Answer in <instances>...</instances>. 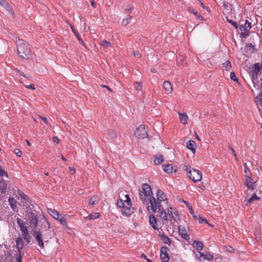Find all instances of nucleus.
<instances>
[{
    "label": "nucleus",
    "instance_id": "obj_1",
    "mask_svg": "<svg viewBox=\"0 0 262 262\" xmlns=\"http://www.w3.org/2000/svg\"><path fill=\"white\" fill-rule=\"evenodd\" d=\"M16 43L18 56L22 59H29L31 55L29 45L24 40L20 39H18Z\"/></svg>",
    "mask_w": 262,
    "mask_h": 262
},
{
    "label": "nucleus",
    "instance_id": "obj_2",
    "mask_svg": "<svg viewBox=\"0 0 262 262\" xmlns=\"http://www.w3.org/2000/svg\"><path fill=\"white\" fill-rule=\"evenodd\" d=\"M141 189L139 190V199L145 205L149 204V196H151L152 191L150 185L147 183L142 184Z\"/></svg>",
    "mask_w": 262,
    "mask_h": 262
},
{
    "label": "nucleus",
    "instance_id": "obj_3",
    "mask_svg": "<svg viewBox=\"0 0 262 262\" xmlns=\"http://www.w3.org/2000/svg\"><path fill=\"white\" fill-rule=\"evenodd\" d=\"M261 58H262V53H261ZM249 69L251 80L252 82H254V81L257 79V76L262 69V61L261 63L259 62L255 63L254 64L249 67Z\"/></svg>",
    "mask_w": 262,
    "mask_h": 262
},
{
    "label": "nucleus",
    "instance_id": "obj_4",
    "mask_svg": "<svg viewBox=\"0 0 262 262\" xmlns=\"http://www.w3.org/2000/svg\"><path fill=\"white\" fill-rule=\"evenodd\" d=\"M162 201H166L167 203L168 202V199L167 198H165V200H162L159 198H157V201L156 199L154 196H150L149 199V203L150 204L151 210L154 212H156L157 209L158 210H163V206L161 205V202Z\"/></svg>",
    "mask_w": 262,
    "mask_h": 262
},
{
    "label": "nucleus",
    "instance_id": "obj_5",
    "mask_svg": "<svg viewBox=\"0 0 262 262\" xmlns=\"http://www.w3.org/2000/svg\"><path fill=\"white\" fill-rule=\"evenodd\" d=\"M185 170L187 172V176L194 182H198L202 179V174L199 170L194 168L189 169L185 166Z\"/></svg>",
    "mask_w": 262,
    "mask_h": 262
},
{
    "label": "nucleus",
    "instance_id": "obj_6",
    "mask_svg": "<svg viewBox=\"0 0 262 262\" xmlns=\"http://www.w3.org/2000/svg\"><path fill=\"white\" fill-rule=\"evenodd\" d=\"M26 215L30 221V226L35 229L38 225V217L36 214L33 212L32 211H27L26 212Z\"/></svg>",
    "mask_w": 262,
    "mask_h": 262
},
{
    "label": "nucleus",
    "instance_id": "obj_7",
    "mask_svg": "<svg viewBox=\"0 0 262 262\" xmlns=\"http://www.w3.org/2000/svg\"><path fill=\"white\" fill-rule=\"evenodd\" d=\"M49 213L54 219L58 220L60 223L66 227L67 226V222L63 216L59 214V212L57 210L52 209H48Z\"/></svg>",
    "mask_w": 262,
    "mask_h": 262
},
{
    "label": "nucleus",
    "instance_id": "obj_8",
    "mask_svg": "<svg viewBox=\"0 0 262 262\" xmlns=\"http://www.w3.org/2000/svg\"><path fill=\"white\" fill-rule=\"evenodd\" d=\"M33 236L35 237V240L37 242L38 246L41 249L45 247L44 243L43 241V237L41 232L40 229L33 231L32 233Z\"/></svg>",
    "mask_w": 262,
    "mask_h": 262
},
{
    "label": "nucleus",
    "instance_id": "obj_9",
    "mask_svg": "<svg viewBox=\"0 0 262 262\" xmlns=\"http://www.w3.org/2000/svg\"><path fill=\"white\" fill-rule=\"evenodd\" d=\"M135 136L138 138L144 139L147 136V133L143 125H140L137 128L134 133Z\"/></svg>",
    "mask_w": 262,
    "mask_h": 262
},
{
    "label": "nucleus",
    "instance_id": "obj_10",
    "mask_svg": "<svg viewBox=\"0 0 262 262\" xmlns=\"http://www.w3.org/2000/svg\"><path fill=\"white\" fill-rule=\"evenodd\" d=\"M169 249L166 246H162L160 250V258L163 262H167L169 260L168 252Z\"/></svg>",
    "mask_w": 262,
    "mask_h": 262
},
{
    "label": "nucleus",
    "instance_id": "obj_11",
    "mask_svg": "<svg viewBox=\"0 0 262 262\" xmlns=\"http://www.w3.org/2000/svg\"><path fill=\"white\" fill-rule=\"evenodd\" d=\"M17 223L20 228V231L22 232L23 236L26 235V234H28V233H29L28 229V227H27L25 225V223H24L23 220L19 219V218H17Z\"/></svg>",
    "mask_w": 262,
    "mask_h": 262
},
{
    "label": "nucleus",
    "instance_id": "obj_12",
    "mask_svg": "<svg viewBox=\"0 0 262 262\" xmlns=\"http://www.w3.org/2000/svg\"><path fill=\"white\" fill-rule=\"evenodd\" d=\"M178 231L182 238L186 241H189L190 239L189 235L187 234V231L183 226H179Z\"/></svg>",
    "mask_w": 262,
    "mask_h": 262
},
{
    "label": "nucleus",
    "instance_id": "obj_13",
    "mask_svg": "<svg viewBox=\"0 0 262 262\" xmlns=\"http://www.w3.org/2000/svg\"><path fill=\"white\" fill-rule=\"evenodd\" d=\"M149 222L150 225L154 229L156 230H158L159 229L157 224V221L155 215L152 214L149 216Z\"/></svg>",
    "mask_w": 262,
    "mask_h": 262
},
{
    "label": "nucleus",
    "instance_id": "obj_14",
    "mask_svg": "<svg viewBox=\"0 0 262 262\" xmlns=\"http://www.w3.org/2000/svg\"><path fill=\"white\" fill-rule=\"evenodd\" d=\"M132 206H126L123 207L121 209L122 213L127 216H130L134 213V208L131 207Z\"/></svg>",
    "mask_w": 262,
    "mask_h": 262
},
{
    "label": "nucleus",
    "instance_id": "obj_15",
    "mask_svg": "<svg viewBox=\"0 0 262 262\" xmlns=\"http://www.w3.org/2000/svg\"><path fill=\"white\" fill-rule=\"evenodd\" d=\"M0 5L4 7L11 15H14V13L12 10V7L6 0H0Z\"/></svg>",
    "mask_w": 262,
    "mask_h": 262
},
{
    "label": "nucleus",
    "instance_id": "obj_16",
    "mask_svg": "<svg viewBox=\"0 0 262 262\" xmlns=\"http://www.w3.org/2000/svg\"><path fill=\"white\" fill-rule=\"evenodd\" d=\"M163 170L167 173H172L173 172H176L177 169L174 168L171 164L163 165L162 166Z\"/></svg>",
    "mask_w": 262,
    "mask_h": 262
},
{
    "label": "nucleus",
    "instance_id": "obj_17",
    "mask_svg": "<svg viewBox=\"0 0 262 262\" xmlns=\"http://www.w3.org/2000/svg\"><path fill=\"white\" fill-rule=\"evenodd\" d=\"M18 194L21 197V201L22 203L24 204V206H26L28 201L30 200L29 198L27 196V195L24 193L22 191L19 190H18Z\"/></svg>",
    "mask_w": 262,
    "mask_h": 262
},
{
    "label": "nucleus",
    "instance_id": "obj_18",
    "mask_svg": "<svg viewBox=\"0 0 262 262\" xmlns=\"http://www.w3.org/2000/svg\"><path fill=\"white\" fill-rule=\"evenodd\" d=\"M16 248L18 250V253H21V250L24 248V242L22 238L19 237L16 239Z\"/></svg>",
    "mask_w": 262,
    "mask_h": 262
},
{
    "label": "nucleus",
    "instance_id": "obj_19",
    "mask_svg": "<svg viewBox=\"0 0 262 262\" xmlns=\"http://www.w3.org/2000/svg\"><path fill=\"white\" fill-rule=\"evenodd\" d=\"M158 236L160 238L161 240L162 241L164 244L170 245L171 240L166 235L164 234H159Z\"/></svg>",
    "mask_w": 262,
    "mask_h": 262
},
{
    "label": "nucleus",
    "instance_id": "obj_20",
    "mask_svg": "<svg viewBox=\"0 0 262 262\" xmlns=\"http://www.w3.org/2000/svg\"><path fill=\"white\" fill-rule=\"evenodd\" d=\"M163 88L166 93L169 94L172 92V88L169 81H165L163 83Z\"/></svg>",
    "mask_w": 262,
    "mask_h": 262
},
{
    "label": "nucleus",
    "instance_id": "obj_21",
    "mask_svg": "<svg viewBox=\"0 0 262 262\" xmlns=\"http://www.w3.org/2000/svg\"><path fill=\"white\" fill-rule=\"evenodd\" d=\"M192 246L198 251L202 250L204 247V245L202 242L196 240L193 241Z\"/></svg>",
    "mask_w": 262,
    "mask_h": 262
},
{
    "label": "nucleus",
    "instance_id": "obj_22",
    "mask_svg": "<svg viewBox=\"0 0 262 262\" xmlns=\"http://www.w3.org/2000/svg\"><path fill=\"white\" fill-rule=\"evenodd\" d=\"M158 211L159 212V217L161 219L162 221L164 222L163 224H165V222L167 223V216L166 215L165 211H164V208H163V210H161V209L158 210Z\"/></svg>",
    "mask_w": 262,
    "mask_h": 262
},
{
    "label": "nucleus",
    "instance_id": "obj_23",
    "mask_svg": "<svg viewBox=\"0 0 262 262\" xmlns=\"http://www.w3.org/2000/svg\"><path fill=\"white\" fill-rule=\"evenodd\" d=\"M187 147L190 150H191L193 152V153H194L196 148V144L195 142L193 140H189L187 143Z\"/></svg>",
    "mask_w": 262,
    "mask_h": 262
},
{
    "label": "nucleus",
    "instance_id": "obj_24",
    "mask_svg": "<svg viewBox=\"0 0 262 262\" xmlns=\"http://www.w3.org/2000/svg\"><path fill=\"white\" fill-rule=\"evenodd\" d=\"M251 28V24L250 23L248 20H246L245 21V23L244 24V26L241 25L240 26V30L241 31H249L250 29Z\"/></svg>",
    "mask_w": 262,
    "mask_h": 262
},
{
    "label": "nucleus",
    "instance_id": "obj_25",
    "mask_svg": "<svg viewBox=\"0 0 262 262\" xmlns=\"http://www.w3.org/2000/svg\"><path fill=\"white\" fill-rule=\"evenodd\" d=\"M70 26H71V28L72 31L73 32V33H74L75 35L77 38V39L79 40V41L80 42V43L82 46H85V44H84L83 41L82 40V39L81 38L80 36L79 33L75 29L74 27L71 24H70Z\"/></svg>",
    "mask_w": 262,
    "mask_h": 262
},
{
    "label": "nucleus",
    "instance_id": "obj_26",
    "mask_svg": "<svg viewBox=\"0 0 262 262\" xmlns=\"http://www.w3.org/2000/svg\"><path fill=\"white\" fill-rule=\"evenodd\" d=\"M180 120L181 123L186 124L188 121V116L185 113H179Z\"/></svg>",
    "mask_w": 262,
    "mask_h": 262
},
{
    "label": "nucleus",
    "instance_id": "obj_27",
    "mask_svg": "<svg viewBox=\"0 0 262 262\" xmlns=\"http://www.w3.org/2000/svg\"><path fill=\"white\" fill-rule=\"evenodd\" d=\"M8 202L9 203V205L11 206V208L15 210V209L17 208L16 207V203L17 201L13 197H10L8 199Z\"/></svg>",
    "mask_w": 262,
    "mask_h": 262
},
{
    "label": "nucleus",
    "instance_id": "obj_28",
    "mask_svg": "<svg viewBox=\"0 0 262 262\" xmlns=\"http://www.w3.org/2000/svg\"><path fill=\"white\" fill-rule=\"evenodd\" d=\"M107 133L108 137L111 139L116 138L117 137V132L115 130L109 129Z\"/></svg>",
    "mask_w": 262,
    "mask_h": 262
},
{
    "label": "nucleus",
    "instance_id": "obj_29",
    "mask_svg": "<svg viewBox=\"0 0 262 262\" xmlns=\"http://www.w3.org/2000/svg\"><path fill=\"white\" fill-rule=\"evenodd\" d=\"M164 161V158L163 156L161 155H160L159 157L156 156L154 159V163L156 165H159L161 164Z\"/></svg>",
    "mask_w": 262,
    "mask_h": 262
},
{
    "label": "nucleus",
    "instance_id": "obj_30",
    "mask_svg": "<svg viewBox=\"0 0 262 262\" xmlns=\"http://www.w3.org/2000/svg\"><path fill=\"white\" fill-rule=\"evenodd\" d=\"M183 202H184L187 205V206H188V207L189 208L190 213L193 216V219L196 220L197 219V215L195 214V213L192 209L191 204H190L188 202H187L185 201H183Z\"/></svg>",
    "mask_w": 262,
    "mask_h": 262
},
{
    "label": "nucleus",
    "instance_id": "obj_31",
    "mask_svg": "<svg viewBox=\"0 0 262 262\" xmlns=\"http://www.w3.org/2000/svg\"><path fill=\"white\" fill-rule=\"evenodd\" d=\"M7 184L5 182L2 180L0 181V190L2 193H5L6 192Z\"/></svg>",
    "mask_w": 262,
    "mask_h": 262
},
{
    "label": "nucleus",
    "instance_id": "obj_32",
    "mask_svg": "<svg viewBox=\"0 0 262 262\" xmlns=\"http://www.w3.org/2000/svg\"><path fill=\"white\" fill-rule=\"evenodd\" d=\"M200 255L204 259H207L208 261H212L213 259V256L210 254H205L203 253H200Z\"/></svg>",
    "mask_w": 262,
    "mask_h": 262
},
{
    "label": "nucleus",
    "instance_id": "obj_33",
    "mask_svg": "<svg viewBox=\"0 0 262 262\" xmlns=\"http://www.w3.org/2000/svg\"><path fill=\"white\" fill-rule=\"evenodd\" d=\"M188 10L189 12H191L198 18L200 20H203V17L201 16L196 10L191 8H188Z\"/></svg>",
    "mask_w": 262,
    "mask_h": 262
},
{
    "label": "nucleus",
    "instance_id": "obj_34",
    "mask_svg": "<svg viewBox=\"0 0 262 262\" xmlns=\"http://www.w3.org/2000/svg\"><path fill=\"white\" fill-rule=\"evenodd\" d=\"M246 48H249V51L251 53H254L257 51L255 47L251 43H246L245 45Z\"/></svg>",
    "mask_w": 262,
    "mask_h": 262
},
{
    "label": "nucleus",
    "instance_id": "obj_35",
    "mask_svg": "<svg viewBox=\"0 0 262 262\" xmlns=\"http://www.w3.org/2000/svg\"><path fill=\"white\" fill-rule=\"evenodd\" d=\"M253 83L254 88H256V86H257V90L259 92L258 94L262 96V84H261V83L258 84V82L257 83H256L255 81H254V82H253Z\"/></svg>",
    "mask_w": 262,
    "mask_h": 262
},
{
    "label": "nucleus",
    "instance_id": "obj_36",
    "mask_svg": "<svg viewBox=\"0 0 262 262\" xmlns=\"http://www.w3.org/2000/svg\"><path fill=\"white\" fill-rule=\"evenodd\" d=\"M260 198L258 196L256 193H253L251 198H250L248 201L247 202L249 204H251L252 202H253L255 200H259Z\"/></svg>",
    "mask_w": 262,
    "mask_h": 262
},
{
    "label": "nucleus",
    "instance_id": "obj_37",
    "mask_svg": "<svg viewBox=\"0 0 262 262\" xmlns=\"http://www.w3.org/2000/svg\"><path fill=\"white\" fill-rule=\"evenodd\" d=\"M246 182L245 183L246 186L248 187V189H250V186L251 183H252V179L249 175H246Z\"/></svg>",
    "mask_w": 262,
    "mask_h": 262
},
{
    "label": "nucleus",
    "instance_id": "obj_38",
    "mask_svg": "<svg viewBox=\"0 0 262 262\" xmlns=\"http://www.w3.org/2000/svg\"><path fill=\"white\" fill-rule=\"evenodd\" d=\"M157 197L161 199L162 200H165V198H166L164 193L159 189L157 190Z\"/></svg>",
    "mask_w": 262,
    "mask_h": 262
},
{
    "label": "nucleus",
    "instance_id": "obj_39",
    "mask_svg": "<svg viewBox=\"0 0 262 262\" xmlns=\"http://www.w3.org/2000/svg\"><path fill=\"white\" fill-rule=\"evenodd\" d=\"M132 17L131 16L128 15L126 18H124L122 20V25L126 26L127 25H128L130 23V20L132 19Z\"/></svg>",
    "mask_w": 262,
    "mask_h": 262
},
{
    "label": "nucleus",
    "instance_id": "obj_40",
    "mask_svg": "<svg viewBox=\"0 0 262 262\" xmlns=\"http://www.w3.org/2000/svg\"><path fill=\"white\" fill-rule=\"evenodd\" d=\"M99 216H100V213H99L95 212L94 213H91V214H90L86 218V219L88 218L89 220H94V219H97V218H98L99 217Z\"/></svg>",
    "mask_w": 262,
    "mask_h": 262
},
{
    "label": "nucleus",
    "instance_id": "obj_41",
    "mask_svg": "<svg viewBox=\"0 0 262 262\" xmlns=\"http://www.w3.org/2000/svg\"><path fill=\"white\" fill-rule=\"evenodd\" d=\"M223 67L225 68V70L229 71L231 68V64L230 61L227 60L223 64Z\"/></svg>",
    "mask_w": 262,
    "mask_h": 262
},
{
    "label": "nucleus",
    "instance_id": "obj_42",
    "mask_svg": "<svg viewBox=\"0 0 262 262\" xmlns=\"http://www.w3.org/2000/svg\"><path fill=\"white\" fill-rule=\"evenodd\" d=\"M97 201V196L93 195L92 196L89 201V204L90 205H94L95 204V202Z\"/></svg>",
    "mask_w": 262,
    "mask_h": 262
},
{
    "label": "nucleus",
    "instance_id": "obj_43",
    "mask_svg": "<svg viewBox=\"0 0 262 262\" xmlns=\"http://www.w3.org/2000/svg\"><path fill=\"white\" fill-rule=\"evenodd\" d=\"M230 77L231 79L233 81L239 83L238 79L236 76V75L234 72H231Z\"/></svg>",
    "mask_w": 262,
    "mask_h": 262
},
{
    "label": "nucleus",
    "instance_id": "obj_44",
    "mask_svg": "<svg viewBox=\"0 0 262 262\" xmlns=\"http://www.w3.org/2000/svg\"><path fill=\"white\" fill-rule=\"evenodd\" d=\"M101 45L104 48H107L108 47L111 46V43L109 41H106V40L102 41L101 42Z\"/></svg>",
    "mask_w": 262,
    "mask_h": 262
},
{
    "label": "nucleus",
    "instance_id": "obj_45",
    "mask_svg": "<svg viewBox=\"0 0 262 262\" xmlns=\"http://www.w3.org/2000/svg\"><path fill=\"white\" fill-rule=\"evenodd\" d=\"M227 21L231 24L235 28L237 29L238 28V25L236 22L233 21L232 19H229L228 17L226 18Z\"/></svg>",
    "mask_w": 262,
    "mask_h": 262
},
{
    "label": "nucleus",
    "instance_id": "obj_46",
    "mask_svg": "<svg viewBox=\"0 0 262 262\" xmlns=\"http://www.w3.org/2000/svg\"><path fill=\"white\" fill-rule=\"evenodd\" d=\"M117 205L118 207L122 208V209L125 207L124 202L121 199L118 200Z\"/></svg>",
    "mask_w": 262,
    "mask_h": 262
},
{
    "label": "nucleus",
    "instance_id": "obj_47",
    "mask_svg": "<svg viewBox=\"0 0 262 262\" xmlns=\"http://www.w3.org/2000/svg\"><path fill=\"white\" fill-rule=\"evenodd\" d=\"M134 87L137 91H141L142 88L141 84L138 82H135L134 83Z\"/></svg>",
    "mask_w": 262,
    "mask_h": 262
},
{
    "label": "nucleus",
    "instance_id": "obj_48",
    "mask_svg": "<svg viewBox=\"0 0 262 262\" xmlns=\"http://www.w3.org/2000/svg\"><path fill=\"white\" fill-rule=\"evenodd\" d=\"M125 197L126 198V200L124 201L125 202H126L127 206H132V204L131 203V200L128 194H126L125 195Z\"/></svg>",
    "mask_w": 262,
    "mask_h": 262
},
{
    "label": "nucleus",
    "instance_id": "obj_49",
    "mask_svg": "<svg viewBox=\"0 0 262 262\" xmlns=\"http://www.w3.org/2000/svg\"><path fill=\"white\" fill-rule=\"evenodd\" d=\"M249 31H244V32H242L240 34L241 37L242 38H246L247 36L249 35V34L248 33Z\"/></svg>",
    "mask_w": 262,
    "mask_h": 262
},
{
    "label": "nucleus",
    "instance_id": "obj_50",
    "mask_svg": "<svg viewBox=\"0 0 262 262\" xmlns=\"http://www.w3.org/2000/svg\"><path fill=\"white\" fill-rule=\"evenodd\" d=\"M0 176L1 177L6 176L8 177V173L5 171V169L0 166Z\"/></svg>",
    "mask_w": 262,
    "mask_h": 262
},
{
    "label": "nucleus",
    "instance_id": "obj_51",
    "mask_svg": "<svg viewBox=\"0 0 262 262\" xmlns=\"http://www.w3.org/2000/svg\"><path fill=\"white\" fill-rule=\"evenodd\" d=\"M199 222L200 224H207L208 222L206 219L203 218L202 217H201L199 216Z\"/></svg>",
    "mask_w": 262,
    "mask_h": 262
},
{
    "label": "nucleus",
    "instance_id": "obj_52",
    "mask_svg": "<svg viewBox=\"0 0 262 262\" xmlns=\"http://www.w3.org/2000/svg\"><path fill=\"white\" fill-rule=\"evenodd\" d=\"M24 239L27 242L28 244H29L30 242V239L31 238L29 233L28 234H26L23 236Z\"/></svg>",
    "mask_w": 262,
    "mask_h": 262
},
{
    "label": "nucleus",
    "instance_id": "obj_53",
    "mask_svg": "<svg viewBox=\"0 0 262 262\" xmlns=\"http://www.w3.org/2000/svg\"><path fill=\"white\" fill-rule=\"evenodd\" d=\"M14 152L17 155V156H18L19 157H20L21 156L22 152H21V151L19 149H18V148L15 149Z\"/></svg>",
    "mask_w": 262,
    "mask_h": 262
},
{
    "label": "nucleus",
    "instance_id": "obj_54",
    "mask_svg": "<svg viewBox=\"0 0 262 262\" xmlns=\"http://www.w3.org/2000/svg\"><path fill=\"white\" fill-rule=\"evenodd\" d=\"M231 6V5L229 3H226L225 2H224L223 4V7L227 10H229Z\"/></svg>",
    "mask_w": 262,
    "mask_h": 262
},
{
    "label": "nucleus",
    "instance_id": "obj_55",
    "mask_svg": "<svg viewBox=\"0 0 262 262\" xmlns=\"http://www.w3.org/2000/svg\"><path fill=\"white\" fill-rule=\"evenodd\" d=\"M244 167H245V173H246V175H248L249 173H251L250 169L248 167L246 164H245Z\"/></svg>",
    "mask_w": 262,
    "mask_h": 262
},
{
    "label": "nucleus",
    "instance_id": "obj_56",
    "mask_svg": "<svg viewBox=\"0 0 262 262\" xmlns=\"http://www.w3.org/2000/svg\"><path fill=\"white\" fill-rule=\"evenodd\" d=\"M133 55L137 58H140L141 57V54L138 51H134L133 52Z\"/></svg>",
    "mask_w": 262,
    "mask_h": 262
},
{
    "label": "nucleus",
    "instance_id": "obj_57",
    "mask_svg": "<svg viewBox=\"0 0 262 262\" xmlns=\"http://www.w3.org/2000/svg\"><path fill=\"white\" fill-rule=\"evenodd\" d=\"M261 97H262V96L258 94L257 96L254 98L255 102H257L258 101L261 102Z\"/></svg>",
    "mask_w": 262,
    "mask_h": 262
},
{
    "label": "nucleus",
    "instance_id": "obj_58",
    "mask_svg": "<svg viewBox=\"0 0 262 262\" xmlns=\"http://www.w3.org/2000/svg\"><path fill=\"white\" fill-rule=\"evenodd\" d=\"M226 250L228 251L229 252H233L234 251V249L231 246H226Z\"/></svg>",
    "mask_w": 262,
    "mask_h": 262
},
{
    "label": "nucleus",
    "instance_id": "obj_59",
    "mask_svg": "<svg viewBox=\"0 0 262 262\" xmlns=\"http://www.w3.org/2000/svg\"><path fill=\"white\" fill-rule=\"evenodd\" d=\"M256 187V184H255V182H252L251 183L250 186V189H251L252 190H254Z\"/></svg>",
    "mask_w": 262,
    "mask_h": 262
},
{
    "label": "nucleus",
    "instance_id": "obj_60",
    "mask_svg": "<svg viewBox=\"0 0 262 262\" xmlns=\"http://www.w3.org/2000/svg\"><path fill=\"white\" fill-rule=\"evenodd\" d=\"M19 253L18 256L16 258V262H22V256H21V253Z\"/></svg>",
    "mask_w": 262,
    "mask_h": 262
},
{
    "label": "nucleus",
    "instance_id": "obj_61",
    "mask_svg": "<svg viewBox=\"0 0 262 262\" xmlns=\"http://www.w3.org/2000/svg\"><path fill=\"white\" fill-rule=\"evenodd\" d=\"M132 9V7L130 5H128L127 6L126 8H125V13H128V12L131 10Z\"/></svg>",
    "mask_w": 262,
    "mask_h": 262
},
{
    "label": "nucleus",
    "instance_id": "obj_62",
    "mask_svg": "<svg viewBox=\"0 0 262 262\" xmlns=\"http://www.w3.org/2000/svg\"><path fill=\"white\" fill-rule=\"evenodd\" d=\"M26 87L28 89H30L31 90H35V85L34 84H31L29 85H26Z\"/></svg>",
    "mask_w": 262,
    "mask_h": 262
},
{
    "label": "nucleus",
    "instance_id": "obj_63",
    "mask_svg": "<svg viewBox=\"0 0 262 262\" xmlns=\"http://www.w3.org/2000/svg\"><path fill=\"white\" fill-rule=\"evenodd\" d=\"M53 141L54 142L56 143L57 144H58L59 141H60V140L58 139V138L57 137H56H56H54L53 138Z\"/></svg>",
    "mask_w": 262,
    "mask_h": 262
},
{
    "label": "nucleus",
    "instance_id": "obj_64",
    "mask_svg": "<svg viewBox=\"0 0 262 262\" xmlns=\"http://www.w3.org/2000/svg\"><path fill=\"white\" fill-rule=\"evenodd\" d=\"M90 2H91V5H92V6L95 8L97 6V4L95 2V1L94 0H90Z\"/></svg>",
    "mask_w": 262,
    "mask_h": 262
}]
</instances>
